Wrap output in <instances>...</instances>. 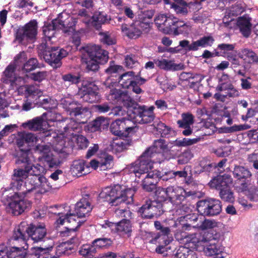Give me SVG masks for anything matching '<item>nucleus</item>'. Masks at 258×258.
Returning a JSON list of instances; mask_svg holds the SVG:
<instances>
[{"mask_svg": "<svg viewBox=\"0 0 258 258\" xmlns=\"http://www.w3.org/2000/svg\"><path fill=\"white\" fill-rule=\"evenodd\" d=\"M29 224L22 221L14 228L12 236L8 240V244H18L28 246L27 243L29 239Z\"/></svg>", "mask_w": 258, "mask_h": 258, "instance_id": "15", "label": "nucleus"}, {"mask_svg": "<svg viewBox=\"0 0 258 258\" xmlns=\"http://www.w3.org/2000/svg\"><path fill=\"white\" fill-rule=\"evenodd\" d=\"M98 91L97 86L91 82L87 83L83 81L82 87L79 89L78 96L84 102L89 103H96L100 99V95Z\"/></svg>", "mask_w": 258, "mask_h": 258, "instance_id": "13", "label": "nucleus"}, {"mask_svg": "<svg viewBox=\"0 0 258 258\" xmlns=\"http://www.w3.org/2000/svg\"><path fill=\"white\" fill-rule=\"evenodd\" d=\"M148 156L152 163H161L164 162L162 151L150 150L148 152Z\"/></svg>", "mask_w": 258, "mask_h": 258, "instance_id": "63", "label": "nucleus"}, {"mask_svg": "<svg viewBox=\"0 0 258 258\" xmlns=\"http://www.w3.org/2000/svg\"><path fill=\"white\" fill-rule=\"evenodd\" d=\"M215 42V39L212 36H204L199 40L193 41L189 44L187 40H183L179 41V46L184 48L186 51H197L199 47H207L212 46Z\"/></svg>", "mask_w": 258, "mask_h": 258, "instance_id": "21", "label": "nucleus"}, {"mask_svg": "<svg viewBox=\"0 0 258 258\" xmlns=\"http://www.w3.org/2000/svg\"><path fill=\"white\" fill-rule=\"evenodd\" d=\"M135 26L139 28L141 33H148L150 31L153 25V23L146 19H141L135 21Z\"/></svg>", "mask_w": 258, "mask_h": 258, "instance_id": "53", "label": "nucleus"}, {"mask_svg": "<svg viewBox=\"0 0 258 258\" xmlns=\"http://www.w3.org/2000/svg\"><path fill=\"white\" fill-rule=\"evenodd\" d=\"M124 63L125 67L128 69H133L140 66L138 57L133 54H127L125 56Z\"/></svg>", "mask_w": 258, "mask_h": 258, "instance_id": "56", "label": "nucleus"}, {"mask_svg": "<svg viewBox=\"0 0 258 258\" xmlns=\"http://www.w3.org/2000/svg\"><path fill=\"white\" fill-rule=\"evenodd\" d=\"M201 138L198 137L193 139L183 138L182 139H176L174 145L177 147H186L197 144L200 141Z\"/></svg>", "mask_w": 258, "mask_h": 258, "instance_id": "55", "label": "nucleus"}, {"mask_svg": "<svg viewBox=\"0 0 258 258\" xmlns=\"http://www.w3.org/2000/svg\"><path fill=\"white\" fill-rule=\"evenodd\" d=\"M61 78L64 82H69L70 84L77 85L81 81L80 75L75 73H68L63 75Z\"/></svg>", "mask_w": 258, "mask_h": 258, "instance_id": "59", "label": "nucleus"}, {"mask_svg": "<svg viewBox=\"0 0 258 258\" xmlns=\"http://www.w3.org/2000/svg\"><path fill=\"white\" fill-rule=\"evenodd\" d=\"M233 177L239 183V189L241 191H246L250 181L251 173L247 168L235 165L233 171Z\"/></svg>", "mask_w": 258, "mask_h": 258, "instance_id": "20", "label": "nucleus"}, {"mask_svg": "<svg viewBox=\"0 0 258 258\" xmlns=\"http://www.w3.org/2000/svg\"><path fill=\"white\" fill-rule=\"evenodd\" d=\"M154 106L140 105L137 102L128 112L130 118L140 124H148L154 121Z\"/></svg>", "mask_w": 258, "mask_h": 258, "instance_id": "5", "label": "nucleus"}, {"mask_svg": "<svg viewBox=\"0 0 258 258\" xmlns=\"http://www.w3.org/2000/svg\"><path fill=\"white\" fill-rule=\"evenodd\" d=\"M239 57L235 53L228 54L227 59L231 63V68L234 70L235 74L239 76L245 77L247 72V67L245 64H241Z\"/></svg>", "mask_w": 258, "mask_h": 258, "instance_id": "28", "label": "nucleus"}, {"mask_svg": "<svg viewBox=\"0 0 258 258\" xmlns=\"http://www.w3.org/2000/svg\"><path fill=\"white\" fill-rule=\"evenodd\" d=\"M79 254L85 258H93L95 256L97 250L95 246L91 244H83L80 248Z\"/></svg>", "mask_w": 258, "mask_h": 258, "instance_id": "47", "label": "nucleus"}, {"mask_svg": "<svg viewBox=\"0 0 258 258\" xmlns=\"http://www.w3.org/2000/svg\"><path fill=\"white\" fill-rule=\"evenodd\" d=\"M175 256L177 258H198L196 253L186 246L179 247Z\"/></svg>", "mask_w": 258, "mask_h": 258, "instance_id": "48", "label": "nucleus"}, {"mask_svg": "<svg viewBox=\"0 0 258 258\" xmlns=\"http://www.w3.org/2000/svg\"><path fill=\"white\" fill-rule=\"evenodd\" d=\"M225 179L224 176H217L211 181L210 185L219 190V196L223 201L233 203L235 201L234 193Z\"/></svg>", "mask_w": 258, "mask_h": 258, "instance_id": "11", "label": "nucleus"}, {"mask_svg": "<svg viewBox=\"0 0 258 258\" xmlns=\"http://www.w3.org/2000/svg\"><path fill=\"white\" fill-rule=\"evenodd\" d=\"M38 64L37 58H30L23 64L22 71L26 73L30 72L39 68Z\"/></svg>", "mask_w": 258, "mask_h": 258, "instance_id": "61", "label": "nucleus"}, {"mask_svg": "<svg viewBox=\"0 0 258 258\" xmlns=\"http://www.w3.org/2000/svg\"><path fill=\"white\" fill-rule=\"evenodd\" d=\"M16 66L14 64H9L3 72L2 80L4 83L8 84L13 83L16 80Z\"/></svg>", "mask_w": 258, "mask_h": 258, "instance_id": "43", "label": "nucleus"}, {"mask_svg": "<svg viewBox=\"0 0 258 258\" xmlns=\"http://www.w3.org/2000/svg\"><path fill=\"white\" fill-rule=\"evenodd\" d=\"M117 229L116 233L122 237L129 238L132 233V224L130 219H122L117 222Z\"/></svg>", "mask_w": 258, "mask_h": 258, "instance_id": "32", "label": "nucleus"}, {"mask_svg": "<svg viewBox=\"0 0 258 258\" xmlns=\"http://www.w3.org/2000/svg\"><path fill=\"white\" fill-rule=\"evenodd\" d=\"M131 123V120L125 118L116 119L111 123L110 131L115 136L126 137L135 130V126L130 125Z\"/></svg>", "mask_w": 258, "mask_h": 258, "instance_id": "18", "label": "nucleus"}, {"mask_svg": "<svg viewBox=\"0 0 258 258\" xmlns=\"http://www.w3.org/2000/svg\"><path fill=\"white\" fill-rule=\"evenodd\" d=\"M156 24L160 27L163 32L165 34H173L175 23L176 22V18L169 15H165L158 16L155 19Z\"/></svg>", "mask_w": 258, "mask_h": 258, "instance_id": "24", "label": "nucleus"}, {"mask_svg": "<svg viewBox=\"0 0 258 258\" xmlns=\"http://www.w3.org/2000/svg\"><path fill=\"white\" fill-rule=\"evenodd\" d=\"M36 149L41 154L39 159L46 162V164L53 158V156L50 152V147L48 145H38Z\"/></svg>", "mask_w": 258, "mask_h": 258, "instance_id": "44", "label": "nucleus"}, {"mask_svg": "<svg viewBox=\"0 0 258 258\" xmlns=\"http://www.w3.org/2000/svg\"><path fill=\"white\" fill-rule=\"evenodd\" d=\"M17 145L20 149V151L18 153V157L17 159H19L21 156L24 155V153H26L27 155L29 156L30 152V148L29 145H26V143L24 141L22 135L19 138L17 139Z\"/></svg>", "mask_w": 258, "mask_h": 258, "instance_id": "51", "label": "nucleus"}, {"mask_svg": "<svg viewBox=\"0 0 258 258\" xmlns=\"http://www.w3.org/2000/svg\"><path fill=\"white\" fill-rule=\"evenodd\" d=\"M237 25L244 37L247 38L249 36L251 25L248 20L240 17L237 20Z\"/></svg>", "mask_w": 258, "mask_h": 258, "instance_id": "42", "label": "nucleus"}, {"mask_svg": "<svg viewBox=\"0 0 258 258\" xmlns=\"http://www.w3.org/2000/svg\"><path fill=\"white\" fill-rule=\"evenodd\" d=\"M238 56L243 60L247 59L249 63L258 64V54L251 49L248 48L241 49L238 53Z\"/></svg>", "mask_w": 258, "mask_h": 258, "instance_id": "38", "label": "nucleus"}, {"mask_svg": "<svg viewBox=\"0 0 258 258\" xmlns=\"http://www.w3.org/2000/svg\"><path fill=\"white\" fill-rule=\"evenodd\" d=\"M111 17L104 12H95L90 20L91 26L96 30L101 28L102 25L109 23Z\"/></svg>", "mask_w": 258, "mask_h": 258, "instance_id": "30", "label": "nucleus"}, {"mask_svg": "<svg viewBox=\"0 0 258 258\" xmlns=\"http://www.w3.org/2000/svg\"><path fill=\"white\" fill-rule=\"evenodd\" d=\"M22 197L15 192L10 197L11 201L9 203L8 206L14 215H20L29 211L31 207V202L28 200L22 199Z\"/></svg>", "mask_w": 258, "mask_h": 258, "instance_id": "17", "label": "nucleus"}, {"mask_svg": "<svg viewBox=\"0 0 258 258\" xmlns=\"http://www.w3.org/2000/svg\"><path fill=\"white\" fill-rule=\"evenodd\" d=\"M155 62L158 68L165 71H178L183 69L181 63L176 64L173 61L166 59L155 60Z\"/></svg>", "mask_w": 258, "mask_h": 258, "instance_id": "35", "label": "nucleus"}, {"mask_svg": "<svg viewBox=\"0 0 258 258\" xmlns=\"http://www.w3.org/2000/svg\"><path fill=\"white\" fill-rule=\"evenodd\" d=\"M107 98L108 100L115 103L122 104L127 109L128 112L136 103L127 91L116 88L110 90Z\"/></svg>", "mask_w": 258, "mask_h": 258, "instance_id": "14", "label": "nucleus"}, {"mask_svg": "<svg viewBox=\"0 0 258 258\" xmlns=\"http://www.w3.org/2000/svg\"><path fill=\"white\" fill-rule=\"evenodd\" d=\"M160 171L154 170L146 174L142 181L143 189L148 192H152L157 188V184L159 180Z\"/></svg>", "mask_w": 258, "mask_h": 258, "instance_id": "25", "label": "nucleus"}, {"mask_svg": "<svg viewBox=\"0 0 258 258\" xmlns=\"http://www.w3.org/2000/svg\"><path fill=\"white\" fill-rule=\"evenodd\" d=\"M91 199L90 195L86 194L83 195L82 198L78 202L75 208V214L78 218H83L88 216L92 210L91 204Z\"/></svg>", "mask_w": 258, "mask_h": 258, "instance_id": "23", "label": "nucleus"}, {"mask_svg": "<svg viewBox=\"0 0 258 258\" xmlns=\"http://www.w3.org/2000/svg\"><path fill=\"white\" fill-rule=\"evenodd\" d=\"M89 168L84 160H75L71 166V171L73 176L79 177L87 174L89 172Z\"/></svg>", "mask_w": 258, "mask_h": 258, "instance_id": "33", "label": "nucleus"}, {"mask_svg": "<svg viewBox=\"0 0 258 258\" xmlns=\"http://www.w3.org/2000/svg\"><path fill=\"white\" fill-rule=\"evenodd\" d=\"M200 240L203 242H208V244L204 249V252L207 256H215V258H224V247L219 242L213 233L207 231L204 233Z\"/></svg>", "mask_w": 258, "mask_h": 258, "instance_id": "6", "label": "nucleus"}, {"mask_svg": "<svg viewBox=\"0 0 258 258\" xmlns=\"http://www.w3.org/2000/svg\"><path fill=\"white\" fill-rule=\"evenodd\" d=\"M194 122V116L190 113H183L182 119L177 121V123L180 128H186L192 125Z\"/></svg>", "mask_w": 258, "mask_h": 258, "instance_id": "52", "label": "nucleus"}, {"mask_svg": "<svg viewBox=\"0 0 258 258\" xmlns=\"http://www.w3.org/2000/svg\"><path fill=\"white\" fill-rule=\"evenodd\" d=\"M199 219V216L196 213H189L179 217V221L183 222L182 223V228L183 230H188L191 227L196 228L199 227V224L197 223Z\"/></svg>", "mask_w": 258, "mask_h": 258, "instance_id": "31", "label": "nucleus"}, {"mask_svg": "<svg viewBox=\"0 0 258 258\" xmlns=\"http://www.w3.org/2000/svg\"><path fill=\"white\" fill-rule=\"evenodd\" d=\"M141 72L137 75L133 71H129L119 77V84L123 88L132 89L137 94L144 92L140 86L145 83L146 80L140 77Z\"/></svg>", "mask_w": 258, "mask_h": 258, "instance_id": "7", "label": "nucleus"}, {"mask_svg": "<svg viewBox=\"0 0 258 258\" xmlns=\"http://www.w3.org/2000/svg\"><path fill=\"white\" fill-rule=\"evenodd\" d=\"M100 170H106L113 166V157L110 155L104 154L100 159Z\"/></svg>", "mask_w": 258, "mask_h": 258, "instance_id": "49", "label": "nucleus"}, {"mask_svg": "<svg viewBox=\"0 0 258 258\" xmlns=\"http://www.w3.org/2000/svg\"><path fill=\"white\" fill-rule=\"evenodd\" d=\"M29 238H30L34 242L42 241L46 235V229L44 225H35L29 224Z\"/></svg>", "mask_w": 258, "mask_h": 258, "instance_id": "27", "label": "nucleus"}, {"mask_svg": "<svg viewBox=\"0 0 258 258\" xmlns=\"http://www.w3.org/2000/svg\"><path fill=\"white\" fill-rule=\"evenodd\" d=\"M154 227L156 231H144L142 238L146 242L156 245V252L162 254L167 251L166 246L171 241L169 237L171 230L169 227L159 221L154 222Z\"/></svg>", "mask_w": 258, "mask_h": 258, "instance_id": "1", "label": "nucleus"}, {"mask_svg": "<svg viewBox=\"0 0 258 258\" xmlns=\"http://www.w3.org/2000/svg\"><path fill=\"white\" fill-rule=\"evenodd\" d=\"M52 247L42 248L41 247H36L34 248L33 253L37 258H58V256L52 255L50 254L49 251L51 250Z\"/></svg>", "mask_w": 258, "mask_h": 258, "instance_id": "50", "label": "nucleus"}, {"mask_svg": "<svg viewBox=\"0 0 258 258\" xmlns=\"http://www.w3.org/2000/svg\"><path fill=\"white\" fill-rule=\"evenodd\" d=\"M27 177L26 171L14 170L10 185L11 188L17 191L16 193L23 197H26L33 192L36 194L37 190L34 188H32L33 186L29 182L24 181Z\"/></svg>", "mask_w": 258, "mask_h": 258, "instance_id": "4", "label": "nucleus"}, {"mask_svg": "<svg viewBox=\"0 0 258 258\" xmlns=\"http://www.w3.org/2000/svg\"><path fill=\"white\" fill-rule=\"evenodd\" d=\"M148 152L145 151L138 160L128 166L127 170L130 174H134L136 177L140 178L142 175L150 172L153 165L148 156Z\"/></svg>", "mask_w": 258, "mask_h": 258, "instance_id": "10", "label": "nucleus"}, {"mask_svg": "<svg viewBox=\"0 0 258 258\" xmlns=\"http://www.w3.org/2000/svg\"><path fill=\"white\" fill-rule=\"evenodd\" d=\"M64 134L67 136H75V133H79L80 128L78 123L74 120H71L64 127Z\"/></svg>", "mask_w": 258, "mask_h": 258, "instance_id": "54", "label": "nucleus"}, {"mask_svg": "<svg viewBox=\"0 0 258 258\" xmlns=\"http://www.w3.org/2000/svg\"><path fill=\"white\" fill-rule=\"evenodd\" d=\"M38 53L53 68L57 69L61 66V60L66 57L69 52L63 48L50 47L46 43H42L38 47Z\"/></svg>", "mask_w": 258, "mask_h": 258, "instance_id": "3", "label": "nucleus"}, {"mask_svg": "<svg viewBox=\"0 0 258 258\" xmlns=\"http://www.w3.org/2000/svg\"><path fill=\"white\" fill-rule=\"evenodd\" d=\"M152 125L157 132L160 133L162 138H167L170 135L171 128L167 126L165 123L160 120H155Z\"/></svg>", "mask_w": 258, "mask_h": 258, "instance_id": "46", "label": "nucleus"}, {"mask_svg": "<svg viewBox=\"0 0 258 258\" xmlns=\"http://www.w3.org/2000/svg\"><path fill=\"white\" fill-rule=\"evenodd\" d=\"M168 146L166 143V142L165 140L160 139L155 140L153 145L147 149L145 151H150V150H155V151H162L163 150L166 149Z\"/></svg>", "mask_w": 258, "mask_h": 258, "instance_id": "57", "label": "nucleus"}, {"mask_svg": "<svg viewBox=\"0 0 258 258\" xmlns=\"http://www.w3.org/2000/svg\"><path fill=\"white\" fill-rule=\"evenodd\" d=\"M37 28L36 20H31L24 26L17 29L15 33V40L22 44L33 41L37 34Z\"/></svg>", "mask_w": 258, "mask_h": 258, "instance_id": "9", "label": "nucleus"}, {"mask_svg": "<svg viewBox=\"0 0 258 258\" xmlns=\"http://www.w3.org/2000/svg\"><path fill=\"white\" fill-rule=\"evenodd\" d=\"M124 187L119 184L105 188L100 194V197L105 199L112 206H117L122 203Z\"/></svg>", "mask_w": 258, "mask_h": 258, "instance_id": "16", "label": "nucleus"}, {"mask_svg": "<svg viewBox=\"0 0 258 258\" xmlns=\"http://www.w3.org/2000/svg\"><path fill=\"white\" fill-rule=\"evenodd\" d=\"M44 120L41 117H37L23 123L22 126L33 131H40L42 129Z\"/></svg>", "mask_w": 258, "mask_h": 258, "instance_id": "41", "label": "nucleus"}, {"mask_svg": "<svg viewBox=\"0 0 258 258\" xmlns=\"http://www.w3.org/2000/svg\"><path fill=\"white\" fill-rule=\"evenodd\" d=\"M42 31L44 36L49 41L54 37L56 32L54 25L51 23L45 24L42 27Z\"/></svg>", "mask_w": 258, "mask_h": 258, "instance_id": "64", "label": "nucleus"}, {"mask_svg": "<svg viewBox=\"0 0 258 258\" xmlns=\"http://www.w3.org/2000/svg\"><path fill=\"white\" fill-rule=\"evenodd\" d=\"M135 21L129 25L126 24H122L121 29L128 38L136 39L139 37L142 33L139 28L135 26Z\"/></svg>", "mask_w": 258, "mask_h": 258, "instance_id": "36", "label": "nucleus"}, {"mask_svg": "<svg viewBox=\"0 0 258 258\" xmlns=\"http://www.w3.org/2000/svg\"><path fill=\"white\" fill-rule=\"evenodd\" d=\"M9 247L5 245H0V258H25V250L28 246L18 244H9Z\"/></svg>", "mask_w": 258, "mask_h": 258, "instance_id": "19", "label": "nucleus"}, {"mask_svg": "<svg viewBox=\"0 0 258 258\" xmlns=\"http://www.w3.org/2000/svg\"><path fill=\"white\" fill-rule=\"evenodd\" d=\"M84 56L86 59V69L88 71L96 72L99 68V64H103L108 60V52L96 45H88L83 47Z\"/></svg>", "mask_w": 258, "mask_h": 258, "instance_id": "2", "label": "nucleus"}, {"mask_svg": "<svg viewBox=\"0 0 258 258\" xmlns=\"http://www.w3.org/2000/svg\"><path fill=\"white\" fill-rule=\"evenodd\" d=\"M76 215L75 214L68 213L65 215L59 216L58 219H57L56 222L58 225H62L65 223L69 225H67L66 228L67 231L61 232V234L63 236H68V232L71 231H76L81 226L80 221L77 222L76 219Z\"/></svg>", "mask_w": 258, "mask_h": 258, "instance_id": "22", "label": "nucleus"}, {"mask_svg": "<svg viewBox=\"0 0 258 258\" xmlns=\"http://www.w3.org/2000/svg\"><path fill=\"white\" fill-rule=\"evenodd\" d=\"M198 213L204 217H214L219 215L222 211L221 202L214 198H207L197 203Z\"/></svg>", "mask_w": 258, "mask_h": 258, "instance_id": "8", "label": "nucleus"}, {"mask_svg": "<svg viewBox=\"0 0 258 258\" xmlns=\"http://www.w3.org/2000/svg\"><path fill=\"white\" fill-rule=\"evenodd\" d=\"M174 178H184L185 183L187 184H190L194 181L192 177L191 167L189 165H186L182 170L173 171Z\"/></svg>", "mask_w": 258, "mask_h": 258, "instance_id": "39", "label": "nucleus"}, {"mask_svg": "<svg viewBox=\"0 0 258 258\" xmlns=\"http://www.w3.org/2000/svg\"><path fill=\"white\" fill-rule=\"evenodd\" d=\"M63 103V108L67 113L71 116L77 118L78 116L82 117V115L88 111V109L84 107L81 104L76 101H72L68 103L65 101Z\"/></svg>", "mask_w": 258, "mask_h": 258, "instance_id": "26", "label": "nucleus"}, {"mask_svg": "<svg viewBox=\"0 0 258 258\" xmlns=\"http://www.w3.org/2000/svg\"><path fill=\"white\" fill-rule=\"evenodd\" d=\"M147 202L149 206H150L151 213H153L154 216H159L166 211L165 206L162 203H160L156 200H147Z\"/></svg>", "mask_w": 258, "mask_h": 258, "instance_id": "45", "label": "nucleus"}, {"mask_svg": "<svg viewBox=\"0 0 258 258\" xmlns=\"http://www.w3.org/2000/svg\"><path fill=\"white\" fill-rule=\"evenodd\" d=\"M77 238L73 236L70 240L59 245L56 250V255L59 257L62 255H69L72 252L74 247L72 244L75 242Z\"/></svg>", "mask_w": 258, "mask_h": 258, "instance_id": "37", "label": "nucleus"}, {"mask_svg": "<svg viewBox=\"0 0 258 258\" xmlns=\"http://www.w3.org/2000/svg\"><path fill=\"white\" fill-rule=\"evenodd\" d=\"M150 206L146 201L145 204L140 208L138 212L140 214L142 218L151 219L154 217L153 213H151L152 210Z\"/></svg>", "mask_w": 258, "mask_h": 258, "instance_id": "60", "label": "nucleus"}, {"mask_svg": "<svg viewBox=\"0 0 258 258\" xmlns=\"http://www.w3.org/2000/svg\"><path fill=\"white\" fill-rule=\"evenodd\" d=\"M108 121L103 116L97 117L89 124V129L92 132L101 131L108 126Z\"/></svg>", "mask_w": 258, "mask_h": 258, "instance_id": "40", "label": "nucleus"}, {"mask_svg": "<svg viewBox=\"0 0 258 258\" xmlns=\"http://www.w3.org/2000/svg\"><path fill=\"white\" fill-rule=\"evenodd\" d=\"M194 157L191 150L186 149L182 152L177 157V163L182 165L187 163Z\"/></svg>", "mask_w": 258, "mask_h": 258, "instance_id": "58", "label": "nucleus"}, {"mask_svg": "<svg viewBox=\"0 0 258 258\" xmlns=\"http://www.w3.org/2000/svg\"><path fill=\"white\" fill-rule=\"evenodd\" d=\"M100 36V40L104 44L107 45H112L115 44L116 42V39L112 36L109 32H100L99 33Z\"/></svg>", "mask_w": 258, "mask_h": 258, "instance_id": "62", "label": "nucleus"}, {"mask_svg": "<svg viewBox=\"0 0 258 258\" xmlns=\"http://www.w3.org/2000/svg\"><path fill=\"white\" fill-rule=\"evenodd\" d=\"M21 156L19 159H17L16 163L19 166L18 169L14 170H22L27 172V175L28 177L29 174L31 176H44L43 173L45 170L44 167L39 164L36 166L33 165L29 156L26 153Z\"/></svg>", "mask_w": 258, "mask_h": 258, "instance_id": "12", "label": "nucleus"}, {"mask_svg": "<svg viewBox=\"0 0 258 258\" xmlns=\"http://www.w3.org/2000/svg\"><path fill=\"white\" fill-rule=\"evenodd\" d=\"M27 182L31 185L37 191L36 193H44L49 188L47 184V180L44 176H31Z\"/></svg>", "mask_w": 258, "mask_h": 258, "instance_id": "29", "label": "nucleus"}, {"mask_svg": "<svg viewBox=\"0 0 258 258\" xmlns=\"http://www.w3.org/2000/svg\"><path fill=\"white\" fill-rule=\"evenodd\" d=\"M132 143V140L128 138H116L113 139L110 144L112 152L120 153L126 149Z\"/></svg>", "mask_w": 258, "mask_h": 258, "instance_id": "34", "label": "nucleus"}]
</instances>
